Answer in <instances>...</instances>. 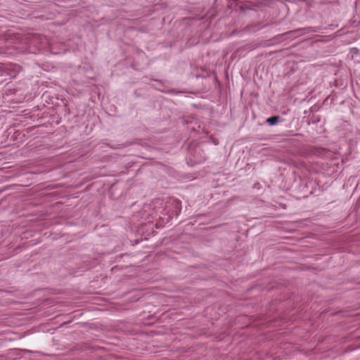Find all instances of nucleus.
Masks as SVG:
<instances>
[{"instance_id": "f257e3e1", "label": "nucleus", "mask_w": 360, "mask_h": 360, "mask_svg": "<svg viewBox=\"0 0 360 360\" xmlns=\"http://www.w3.org/2000/svg\"><path fill=\"white\" fill-rule=\"evenodd\" d=\"M278 120H279L278 116H274V117H271L268 118L267 122H269L271 125H274L278 122Z\"/></svg>"}]
</instances>
